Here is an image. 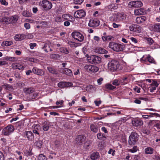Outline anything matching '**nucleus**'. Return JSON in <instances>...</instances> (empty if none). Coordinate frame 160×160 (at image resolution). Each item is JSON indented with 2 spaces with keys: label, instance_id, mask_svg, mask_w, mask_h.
Returning a JSON list of instances; mask_svg holds the SVG:
<instances>
[{
  "label": "nucleus",
  "instance_id": "f257e3e1",
  "mask_svg": "<svg viewBox=\"0 0 160 160\" xmlns=\"http://www.w3.org/2000/svg\"><path fill=\"white\" fill-rule=\"evenodd\" d=\"M119 62L117 60H113L108 63V68L111 71H114L119 69Z\"/></svg>",
  "mask_w": 160,
  "mask_h": 160
},
{
  "label": "nucleus",
  "instance_id": "f03ea898",
  "mask_svg": "<svg viewBox=\"0 0 160 160\" xmlns=\"http://www.w3.org/2000/svg\"><path fill=\"white\" fill-rule=\"evenodd\" d=\"M109 47L114 51L117 52L122 51L123 49V47L122 45L113 42H111L109 43Z\"/></svg>",
  "mask_w": 160,
  "mask_h": 160
},
{
  "label": "nucleus",
  "instance_id": "7ed1b4c3",
  "mask_svg": "<svg viewBox=\"0 0 160 160\" xmlns=\"http://www.w3.org/2000/svg\"><path fill=\"white\" fill-rule=\"evenodd\" d=\"M39 4L45 10H49L52 7V3L47 0H43L40 1Z\"/></svg>",
  "mask_w": 160,
  "mask_h": 160
},
{
  "label": "nucleus",
  "instance_id": "20e7f679",
  "mask_svg": "<svg viewBox=\"0 0 160 160\" xmlns=\"http://www.w3.org/2000/svg\"><path fill=\"white\" fill-rule=\"evenodd\" d=\"M88 61L91 64H98L101 62V58L99 56L93 55L88 57Z\"/></svg>",
  "mask_w": 160,
  "mask_h": 160
},
{
  "label": "nucleus",
  "instance_id": "39448f33",
  "mask_svg": "<svg viewBox=\"0 0 160 160\" xmlns=\"http://www.w3.org/2000/svg\"><path fill=\"white\" fill-rule=\"evenodd\" d=\"M138 139L137 134L134 132H132L129 137L128 143L129 145H134Z\"/></svg>",
  "mask_w": 160,
  "mask_h": 160
},
{
  "label": "nucleus",
  "instance_id": "423d86ee",
  "mask_svg": "<svg viewBox=\"0 0 160 160\" xmlns=\"http://www.w3.org/2000/svg\"><path fill=\"white\" fill-rule=\"evenodd\" d=\"M14 129V127L11 124H9L3 129L2 132L4 135L8 136L13 132Z\"/></svg>",
  "mask_w": 160,
  "mask_h": 160
},
{
  "label": "nucleus",
  "instance_id": "0eeeda50",
  "mask_svg": "<svg viewBox=\"0 0 160 160\" xmlns=\"http://www.w3.org/2000/svg\"><path fill=\"white\" fill-rule=\"evenodd\" d=\"M72 37L79 42L83 41L84 37L83 35L79 32H74L71 34Z\"/></svg>",
  "mask_w": 160,
  "mask_h": 160
},
{
  "label": "nucleus",
  "instance_id": "6e6552de",
  "mask_svg": "<svg viewBox=\"0 0 160 160\" xmlns=\"http://www.w3.org/2000/svg\"><path fill=\"white\" fill-rule=\"evenodd\" d=\"M127 18V15L123 12L117 14L116 16L113 19V21L118 22L120 21L125 20Z\"/></svg>",
  "mask_w": 160,
  "mask_h": 160
},
{
  "label": "nucleus",
  "instance_id": "1a4fd4ad",
  "mask_svg": "<svg viewBox=\"0 0 160 160\" xmlns=\"http://www.w3.org/2000/svg\"><path fill=\"white\" fill-rule=\"evenodd\" d=\"M143 5L142 3L139 1L130 2L128 3V6L131 8H139L142 6Z\"/></svg>",
  "mask_w": 160,
  "mask_h": 160
},
{
  "label": "nucleus",
  "instance_id": "9d476101",
  "mask_svg": "<svg viewBox=\"0 0 160 160\" xmlns=\"http://www.w3.org/2000/svg\"><path fill=\"white\" fill-rule=\"evenodd\" d=\"M85 69L87 71L92 72H96L99 70L98 68L96 66L91 65H86L84 67Z\"/></svg>",
  "mask_w": 160,
  "mask_h": 160
},
{
  "label": "nucleus",
  "instance_id": "9b49d317",
  "mask_svg": "<svg viewBox=\"0 0 160 160\" xmlns=\"http://www.w3.org/2000/svg\"><path fill=\"white\" fill-rule=\"evenodd\" d=\"M86 15V12L83 10L81 9L75 12L74 14V16L75 18H82L85 17Z\"/></svg>",
  "mask_w": 160,
  "mask_h": 160
},
{
  "label": "nucleus",
  "instance_id": "f8f14e48",
  "mask_svg": "<svg viewBox=\"0 0 160 160\" xmlns=\"http://www.w3.org/2000/svg\"><path fill=\"white\" fill-rule=\"evenodd\" d=\"M100 24V21L97 19H92L90 20L88 25L92 27H95L98 26Z\"/></svg>",
  "mask_w": 160,
  "mask_h": 160
},
{
  "label": "nucleus",
  "instance_id": "ddd939ff",
  "mask_svg": "<svg viewBox=\"0 0 160 160\" xmlns=\"http://www.w3.org/2000/svg\"><path fill=\"white\" fill-rule=\"evenodd\" d=\"M72 84L70 82H61L58 84L59 87L62 88H67L72 86Z\"/></svg>",
  "mask_w": 160,
  "mask_h": 160
},
{
  "label": "nucleus",
  "instance_id": "4468645a",
  "mask_svg": "<svg viewBox=\"0 0 160 160\" xmlns=\"http://www.w3.org/2000/svg\"><path fill=\"white\" fill-rule=\"evenodd\" d=\"M132 123L133 126L137 127L142 125L143 121L141 119H134L132 120Z\"/></svg>",
  "mask_w": 160,
  "mask_h": 160
},
{
  "label": "nucleus",
  "instance_id": "2eb2a0df",
  "mask_svg": "<svg viewBox=\"0 0 160 160\" xmlns=\"http://www.w3.org/2000/svg\"><path fill=\"white\" fill-rule=\"evenodd\" d=\"M32 71L34 74L37 75L43 76L45 74V71L42 69L38 68L36 67L33 68Z\"/></svg>",
  "mask_w": 160,
  "mask_h": 160
},
{
  "label": "nucleus",
  "instance_id": "dca6fc26",
  "mask_svg": "<svg viewBox=\"0 0 160 160\" xmlns=\"http://www.w3.org/2000/svg\"><path fill=\"white\" fill-rule=\"evenodd\" d=\"M85 138V137L83 135L78 136L76 139V143L80 145L84 142Z\"/></svg>",
  "mask_w": 160,
  "mask_h": 160
},
{
  "label": "nucleus",
  "instance_id": "f3484780",
  "mask_svg": "<svg viewBox=\"0 0 160 160\" xmlns=\"http://www.w3.org/2000/svg\"><path fill=\"white\" fill-rule=\"evenodd\" d=\"M134 12L136 15H144L146 13V10L143 8H141L135 10Z\"/></svg>",
  "mask_w": 160,
  "mask_h": 160
},
{
  "label": "nucleus",
  "instance_id": "a211bd4d",
  "mask_svg": "<svg viewBox=\"0 0 160 160\" xmlns=\"http://www.w3.org/2000/svg\"><path fill=\"white\" fill-rule=\"evenodd\" d=\"M60 71L61 73L65 74L67 75L71 76L72 75L71 70L68 68L61 69Z\"/></svg>",
  "mask_w": 160,
  "mask_h": 160
},
{
  "label": "nucleus",
  "instance_id": "6ab92c4d",
  "mask_svg": "<svg viewBox=\"0 0 160 160\" xmlns=\"http://www.w3.org/2000/svg\"><path fill=\"white\" fill-rule=\"evenodd\" d=\"M26 37V35L23 34H17L14 36V39L16 41H21L24 39Z\"/></svg>",
  "mask_w": 160,
  "mask_h": 160
},
{
  "label": "nucleus",
  "instance_id": "aec40b11",
  "mask_svg": "<svg viewBox=\"0 0 160 160\" xmlns=\"http://www.w3.org/2000/svg\"><path fill=\"white\" fill-rule=\"evenodd\" d=\"M24 134L28 140L32 141L33 139L34 136L31 131H26L25 132Z\"/></svg>",
  "mask_w": 160,
  "mask_h": 160
},
{
  "label": "nucleus",
  "instance_id": "412c9836",
  "mask_svg": "<svg viewBox=\"0 0 160 160\" xmlns=\"http://www.w3.org/2000/svg\"><path fill=\"white\" fill-rule=\"evenodd\" d=\"M62 18L65 20L72 22L74 21L75 19L70 14H64L62 15Z\"/></svg>",
  "mask_w": 160,
  "mask_h": 160
},
{
  "label": "nucleus",
  "instance_id": "4be33fe9",
  "mask_svg": "<svg viewBox=\"0 0 160 160\" xmlns=\"http://www.w3.org/2000/svg\"><path fill=\"white\" fill-rule=\"evenodd\" d=\"M12 67L13 69H18L19 70L23 69L24 68L23 65L19 63H13L12 65Z\"/></svg>",
  "mask_w": 160,
  "mask_h": 160
},
{
  "label": "nucleus",
  "instance_id": "5701e85b",
  "mask_svg": "<svg viewBox=\"0 0 160 160\" xmlns=\"http://www.w3.org/2000/svg\"><path fill=\"white\" fill-rule=\"evenodd\" d=\"M146 20V18L144 16L137 17L136 19V22L138 24L143 22Z\"/></svg>",
  "mask_w": 160,
  "mask_h": 160
},
{
  "label": "nucleus",
  "instance_id": "b1692460",
  "mask_svg": "<svg viewBox=\"0 0 160 160\" xmlns=\"http://www.w3.org/2000/svg\"><path fill=\"white\" fill-rule=\"evenodd\" d=\"M34 91V89L32 87L25 88L23 89V92L27 94L32 93Z\"/></svg>",
  "mask_w": 160,
  "mask_h": 160
},
{
  "label": "nucleus",
  "instance_id": "393cba45",
  "mask_svg": "<svg viewBox=\"0 0 160 160\" xmlns=\"http://www.w3.org/2000/svg\"><path fill=\"white\" fill-rule=\"evenodd\" d=\"M43 142L40 140H36L34 143V145L36 146L38 148H41L43 145Z\"/></svg>",
  "mask_w": 160,
  "mask_h": 160
},
{
  "label": "nucleus",
  "instance_id": "a878e982",
  "mask_svg": "<svg viewBox=\"0 0 160 160\" xmlns=\"http://www.w3.org/2000/svg\"><path fill=\"white\" fill-rule=\"evenodd\" d=\"M154 149L152 148L148 147L146 148L144 150L145 152L147 154H152L153 152Z\"/></svg>",
  "mask_w": 160,
  "mask_h": 160
},
{
  "label": "nucleus",
  "instance_id": "bb28decb",
  "mask_svg": "<svg viewBox=\"0 0 160 160\" xmlns=\"http://www.w3.org/2000/svg\"><path fill=\"white\" fill-rule=\"evenodd\" d=\"M47 69L49 72L53 74H57L58 73L57 70L51 67H47Z\"/></svg>",
  "mask_w": 160,
  "mask_h": 160
},
{
  "label": "nucleus",
  "instance_id": "cd10ccee",
  "mask_svg": "<svg viewBox=\"0 0 160 160\" xmlns=\"http://www.w3.org/2000/svg\"><path fill=\"white\" fill-rule=\"evenodd\" d=\"M10 18L9 17H3L1 20V22H3V24H8L11 23Z\"/></svg>",
  "mask_w": 160,
  "mask_h": 160
},
{
  "label": "nucleus",
  "instance_id": "c85d7f7f",
  "mask_svg": "<svg viewBox=\"0 0 160 160\" xmlns=\"http://www.w3.org/2000/svg\"><path fill=\"white\" fill-rule=\"evenodd\" d=\"M120 84L122 85H124L128 82V77H124L119 81Z\"/></svg>",
  "mask_w": 160,
  "mask_h": 160
},
{
  "label": "nucleus",
  "instance_id": "c756f323",
  "mask_svg": "<svg viewBox=\"0 0 160 160\" xmlns=\"http://www.w3.org/2000/svg\"><path fill=\"white\" fill-rule=\"evenodd\" d=\"M99 157L98 152H93L91 155V159L93 160H95Z\"/></svg>",
  "mask_w": 160,
  "mask_h": 160
},
{
  "label": "nucleus",
  "instance_id": "7c9ffc66",
  "mask_svg": "<svg viewBox=\"0 0 160 160\" xmlns=\"http://www.w3.org/2000/svg\"><path fill=\"white\" fill-rule=\"evenodd\" d=\"M49 128V124L48 122H45L43 125V129L44 131H46L48 130Z\"/></svg>",
  "mask_w": 160,
  "mask_h": 160
},
{
  "label": "nucleus",
  "instance_id": "2f4dec72",
  "mask_svg": "<svg viewBox=\"0 0 160 160\" xmlns=\"http://www.w3.org/2000/svg\"><path fill=\"white\" fill-rule=\"evenodd\" d=\"M97 137L98 139L101 140H104L106 139V137L101 132L98 134Z\"/></svg>",
  "mask_w": 160,
  "mask_h": 160
},
{
  "label": "nucleus",
  "instance_id": "473e14b6",
  "mask_svg": "<svg viewBox=\"0 0 160 160\" xmlns=\"http://www.w3.org/2000/svg\"><path fill=\"white\" fill-rule=\"evenodd\" d=\"M18 17L17 15H14L10 18L11 23L16 22L18 20Z\"/></svg>",
  "mask_w": 160,
  "mask_h": 160
},
{
  "label": "nucleus",
  "instance_id": "72a5a7b5",
  "mask_svg": "<svg viewBox=\"0 0 160 160\" xmlns=\"http://www.w3.org/2000/svg\"><path fill=\"white\" fill-rule=\"evenodd\" d=\"M97 51L98 53L100 54L107 53L108 52L107 51L100 47L98 48Z\"/></svg>",
  "mask_w": 160,
  "mask_h": 160
},
{
  "label": "nucleus",
  "instance_id": "f704fd0d",
  "mask_svg": "<svg viewBox=\"0 0 160 160\" xmlns=\"http://www.w3.org/2000/svg\"><path fill=\"white\" fill-rule=\"evenodd\" d=\"M153 30L155 32H160V24H156L154 25Z\"/></svg>",
  "mask_w": 160,
  "mask_h": 160
},
{
  "label": "nucleus",
  "instance_id": "c9c22d12",
  "mask_svg": "<svg viewBox=\"0 0 160 160\" xmlns=\"http://www.w3.org/2000/svg\"><path fill=\"white\" fill-rule=\"evenodd\" d=\"M12 44L13 42L12 41H7L3 42L2 46H8L12 45Z\"/></svg>",
  "mask_w": 160,
  "mask_h": 160
},
{
  "label": "nucleus",
  "instance_id": "e433bc0d",
  "mask_svg": "<svg viewBox=\"0 0 160 160\" xmlns=\"http://www.w3.org/2000/svg\"><path fill=\"white\" fill-rule=\"evenodd\" d=\"M67 43L71 48H76L77 46L76 43L70 40H68Z\"/></svg>",
  "mask_w": 160,
  "mask_h": 160
},
{
  "label": "nucleus",
  "instance_id": "4c0bfd02",
  "mask_svg": "<svg viewBox=\"0 0 160 160\" xmlns=\"http://www.w3.org/2000/svg\"><path fill=\"white\" fill-rule=\"evenodd\" d=\"M147 60L151 63H156L155 61L154 60V58L151 57L149 55H148V56H147Z\"/></svg>",
  "mask_w": 160,
  "mask_h": 160
},
{
  "label": "nucleus",
  "instance_id": "58836bf2",
  "mask_svg": "<svg viewBox=\"0 0 160 160\" xmlns=\"http://www.w3.org/2000/svg\"><path fill=\"white\" fill-rule=\"evenodd\" d=\"M60 51L61 52L65 54H68L69 53V51L68 49L64 47H61L59 49Z\"/></svg>",
  "mask_w": 160,
  "mask_h": 160
},
{
  "label": "nucleus",
  "instance_id": "ea45409f",
  "mask_svg": "<svg viewBox=\"0 0 160 160\" xmlns=\"http://www.w3.org/2000/svg\"><path fill=\"white\" fill-rule=\"evenodd\" d=\"M105 88L109 90H113L116 88V87L112 86L110 84H107L105 85Z\"/></svg>",
  "mask_w": 160,
  "mask_h": 160
},
{
  "label": "nucleus",
  "instance_id": "a19ab883",
  "mask_svg": "<svg viewBox=\"0 0 160 160\" xmlns=\"http://www.w3.org/2000/svg\"><path fill=\"white\" fill-rule=\"evenodd\" d=\"M90 128L91 130L93 132H96L98 131V128L94 124L91 125Z\"/></svg>",
  "mask_w": 160,
  "mask_h": 160
},
{
  "label": "nucleus",
  "instance_id": "79ce46f5",
  "mask_svg": "<svg viewBox=\"0 0 160 160\" xmlns=\"http://www.w3.org/2000/svg\"><path fill=\"white\" fill-rule=\"evenodd\" d=\"M60 55L58 54H53L50 55V58L52 59H56L60 57Z\"/></svg>",
  "mask_w": 160,
  "mask_h": 160
},
{
  "label": "nucleus",
  "instance_id": "37998d69",
  "mask_svg": "<svg viewBox=\"0 0 160 160\" xmlns=\"http://www.w3.org/2000/svg\"><path fill=\"white\" fill-rule=\"evenodd\" d=\"M38 160H47V158L45 155L43 154H39L38 157Z\"/></svg>",
  "mask_w": 160,
  "mask_h": 160
},
{
  "label": "nucleus",
  "instance_id": "c03bdc74",
  "mask_svg": "<svg viewBox=\"0 0 160 160\" xmlns=\"http://www.w3.org/2000/svg\"><path fill=\"white\" fill-rule=\"evenodd\" d=\"M22 15L26 17H29L31 16V14L27 10L24 11L22 12Z\"/></svg>",
  "mask_w": 160,
  "mask_h": 160
},
{
  "label": "nucleus",
  "instance_id": "a18cd8bd",
  "mask_svg": "<svg viewBox=\"0 0 160 160\" xmlns=\"http://www.w3.org/2000/svg\"><path fill=\"white\" fill-rule=\"evenodd\" d=\"M40 24L41 27H47L48 26V23L47 22L42 21L40 22Z\"/></svg>",
  "mask_w": 160,
  "mask_h": 160
},
{
  "label": "nucleus",
  "instance_id": "49530a36",
  "mask_svg": "<svg viewBox=\"0 0 160 160\" xmlns=\"http://www.w3.org/2000/svg\"><path fill=\"white\" fill-rule=\"evenodd\" d=\"M138 150V147L137 146H135L133 147L132 149H130L128 150V151L132 153L135 152Z\"/></svg>",
  "mask_w": 160,
  "mask_h": 160
},
{
  "label": "nucleus",
  "instance_id": "de8ad7c7",
  "mask_svg": "<svg viewBox=\"0 0 160 160\" xmlns=\"http://www.w3.org/2000/svg\"><path fill=\"white\" fill-rule=\"evenodd\" d=\"M142 31L141 27L138 25H136L135 32H140Z\"/></svg>",
  "mask_w": 160,
  "mask_h": 160
},
{
  "label": "nucleus",
  "instance_id": "09e8293b",
  "mask_svg": "<svg viewBox=\"0 0 160 160\" xmlns=\"http://www.w3.org/2000/svg\"><path fill=\"white\" fill-rule=\"evenodd\" d=\"M112 84L114 86H118L120 84V81H118L117 79H115L113 81H112Z\"/></svg>",
  "mask_w": 160,
  "mask_h": 160
},
{
  "label": "nucleus",
  "instance_id": "8fccbe9b",
  "mask_svg": "<svg viewBox=\"0 0 160 160\" xmlns=\"http://www.w3.org/2000/svg\"><path fill=\"white\" fill-rule=\"evenodd\" d=\"M159 84L157 82L154 80H152V83L150 84L152 87H158Z\"/></svg>",
  "mask_w": 160,
  "mask_h": 160
},
{
  "label": "nucleus",
  "instance_id": "3c124183",
  "mask_svg": "<svg viewBox=\"0 0 160 160\" xmlns=\"http://www.w3.org/2000/svg\"><path fill=\"white\" fill-rule=\"evenodd\" d=\"M55 21L58 23L61 22H62V18L58 16L55 17Z\"/></svg>",
  "mask_w": 160,
  "mask_h": 160
},
{
  "label": "nucleus",
  "instance_id": "603ef678",
  "mask_svg": "<svg viewBox=\"0 0 160 160\" xmlns=\"http://www.w3.org/2000/svg\"><path fill=\"white\" fill-rule=\"evenodd\" d=\"M146 39L148 43L149 44L151 45L154 42V41L151 38H147Z\"/></svg>",
  "mask_w": 160,
  "mask_h": 160
},
{
  "label": "nucleus",
  "instance_id": "864d4df0",
  "mask_svg": "<svg viewBox=\"0 0 160 160\" xmlns=\"http://www.w3.org/2000/svg\"><path fill=\"white\" fill-rule=\"evenodd\" d=\"M158 121L156 120H150L148 122V125L149 126H152L155 124L156 122H157Z\"/></svg>",
  "mask_w": 160,
  "mask_h": 160
},
{
  "label": "nucleus",
  "instance_id": "5fc2aeb1",
  "mask_svg": "<svg viewBox=\"0 0 160 160\" xmlns=\"http://www.w3.org/2000/svg\"><path fill=\"white\" fill-rule=\"evenodd\" d=\"M48 47L49 48H50L49 46L47 43H44V45L43 47L42 48H45L44 49V51L46 52H48V50L46 48Z\"/></svg>",
  "mask_w": 160,
  "mask_h": 160
},
{
  "label": "nucleus",
  "instance_id": "6e6d98bb",
  "mask_svg": "<svg viewBox=\"0 0 160 160\" xmlns=\"http://www.w3.org/2000/svg\"><path fill=\"white\" fill-rule=\"evenodd\" d=\"M4 86H5L8 90L13 89L12 87L10 85L8 84H4Z\"/></svg>",
  "mask_w": 160,
  "mask_h": 160
},
{
  "label": "nucleus",
  "instance_id": "4d7b16f0",
  "mask_svg": "<svg viewBox=\"0 0 160 160\" xmlns=\"http://www.w3.org/2000/svg\"><path fill=\"white\" fill-rule=\"evenodd\" d=\"M26 155L27 156H31L32 154V152L30 150H26V152H25Z\"/></svg>",
  "mask_w": 160,
  "mask_h": 160
},
{
  "label": "nucleus",
  "instance_id": "13d9d810",
  "mask_svg": "<svg viewBox=\"0 0 160 160\" xmlns=\"http://www.w3.org/2000/svg\"><path fill=\"white\" fill-rule=\"evenodd\" d=\"M136 25L132 24L129 27L130 30L131 31L135 32Z\"/></svg>",
  "mask_w": 160,
  "mask_h": 160
},
{
  "label": "nucleus",
  "instance_id": "bf43d9fd",
  "mask_svg": "<svg viewBox=\"0 0 160 160\" xmlns=\"http://www.w3.org/2000/svg\"><path fill=\"white\" fill-rule=\"evenodd\" d=\"M83 1L84 0H74L75 3L78 4H81Z\"/></svg>",
  "mask_w": 160,
  "mask_h": 160
},
{
  "label": "nucleus",
  "instance_id": "052dcab7",
  "mask_svg": "<svg viewBox=\"0 0 160 160\" xmlns=\"http://www.w3.org/2000/svg\"><path fill=\"white\" fill-rule=\"evenodd\" d=\"M14 75L16 78L20 79L21 76L20 74L18 72H15L14 73Z\"/></svg>",
  "mask_w": 160,
  "mask_h": 160
},
{
  "label": "nucleus",
  "instance_id": "680f3d73",
  "mask_svg": "<svg viewBox=\"0 0 160 160\" xmlns=\"http://www.w3.org/2000/svg\"><path fill=\"white\" fill-rule=\"evenodd\" d=\"M80 69L79 68H77L75 70L74 72V74L75 75H76L80 74Z\"/></svg>",
  "mask_w": 160,
  "mask_h": 160
},
{
  "label": "nucleus",
  "instance_id": "e2e57ef3",
  "mask_svg": "<svg viewBox=\"0 0 160 160\" xmlns=\"http://www.w3.org/2000/svg\"><path fill=\"white\" fill-rule=\"evenodd\" d=\"M142 132L143 133L147 135H148L150 133L149 131L147 129H143L142 130Z\"/></svg>",
  "mask_w": 160,
  "mask_h": 160
},
{
  "label": "nucleus",
  "instance_id": "0e129e2a",
  "mask_svg": "<svg viewBox=\"0 0 160 160\" xmlns=\"http://www.w3.org/2000/svg\"><path fill=\"white\" fill-rule=\"evenodd\" d=\"M8 63L5 61H0V66L5 65L7 64Z\"/></svg>",
  "mask_w": 160,
  "mask_h": 160
},
{
  "label": "nucleus",
  "instance_id": "69168bd1",
  "mask_svg": "<svg viewBox=\"0 0 160 160\" xmlns=\"http://www.w3.org/2000/svg\"><path fill=\"white\" fill-rule=\"evenodd\" d=\"M15 58L13 57H7V59L9 61H12L13 62L15 61Z\"/></svg>",
  "mask_w": 160,
  "mask_h": 160
},
{
  "label": "nucleus",
  "instance_id": "338daca9",
  "mask_svg": "<svg viewBox=\"0 0 160 160\" xmlns=\"http://www.w3.org/2000/svg\"><path fill=\"white\" fill-rule=\"evenodd\" d=\"M24 26L27 29H29L30 28V24L28 23H25L24 24Z\"/></svg>",
  "mask_w": 160,
  "mask_h": 160
},
{
  "label": "nucleus",
  "instance_id": "774afa93",
  "mask_svg": "<svg viewBox=\"0 0 160 160\" xmlns=\"http://www.w3.org/2000/svg\"><path fill=\"white\" fill-rule=\"evenodd\" d=\"M114 152H115L114 150L112 149H110L108 151V153L109 154H111L112 155V156H114V154H115Z\"/></svg>",
  "mask_w": 160,
  "mask_h": 160
}]
</instances>
